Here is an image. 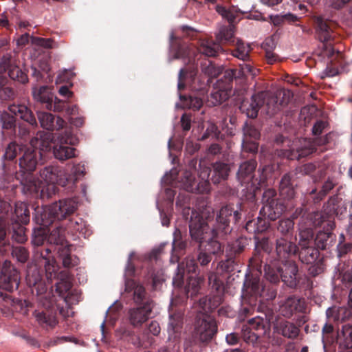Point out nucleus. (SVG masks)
<instances>
[{
    "label": "nucleus",
    "mask_w": 352,
    "mask_h": 352,
    "mask_svg": "<svg viewBox=\"0 0 352 352\" xmlns=\"http://www.w3.org/2000/svg\"><path fill=\"white\" fill-rule=\"evenodd\" d=\"M256 167V162L250 160L241 164L237 173V177L241 183H249L253 178V173Z\"/></svg>",
    "instance_id": "19"
},
{
    "label": "nucleus",
    "mask_w": 352,
    "mask_h": 352,
    "mask_svg": "<svg viewBox=\"0 0 352 352\" xmlns=\"http://www.w3.org/2000/svg\"><path fill=\"white\" fill-rule=\"evenodd\" d=\"M313 232L307 229L300 232L299 245L301 250L299 253L300 259L302 263L311 264L314 263L318 257V250L310 247L313 239Z\"/></svg>",
    "instance_id": "6"
},
{
    "label": "nucleus",
    "mask_w": 352,
    "mask_h": 352,
    "mask_svg": "<svg viewBox=\"0 0 352 352\" xmlns=\"http://www.w3.org/2000/svg\"><path fill=\"white\" fill-rule=\"evenodd\" d=\"M12 255L21 263H25L28 259V252L23 247H16L12 250Z\"/></svg>",
    "instance_id": "47"
},
{
    "label": "nucleus",
    "mask_w": 352,
    "mask_h": 352,
    "mask_svg": "<svg viewBox=\"0 0 352 352\" xmlns=\"http://www.w3.org/2000/svg\"><path fill=\"white\" fill-rule=\"evenodd\" d=\"M17 221L20 223L26 224L29 222V210L28 206L24 202H18L15 205L14 210Z\"/></svg>",
    "instance_id": "30"
},
{
    "label": "nucleus",
    "mask_w": 352,
    "mask_h": 352,
    "mask_svg": "<svg viewBox=\"0 0 352 352\" xmlns=\"http://www.w3.org/2000/svg\"><path fill=\"white\" fill-rule=\"evenodd\" d=\"M19 283V272L10 262L6 261L0 275V289L12 292L18 288Z\"/></svg>",
    "instance_id": "9"
},
{
    "label": "nucleus",
    "mask_w": 352,
    "mask_h": 352,
    "mask_svg": "<svg viewBox=\"0 0 352 352\" xmlns=\"http://www.w3.org/2000/svg\"><path fill=\"white\" fill-rule=\"evenodd\" d=\"M303 146H297L298 142H296V148L292 147L288 153L284 154L287 158L291 160L298 159L301 157H305L309 155L315 150L314 144L309 140L306 139L302 140Z\"/></svg>",
    "instance_id": "16"
},
{
    "label": "nucleus",
    "mask_w": 352,
    "mask_h": 352,
    "mask_svg": "<svg viewBox=\"0 0 352 352\" xmlns=\"http://www.w3.org/2000/svg\"><path fill=\"white\" fill-rule=\"evenodd\" d=\"M263 289H261L258 278H252L250 280H247L244 283V295H250L256 298L261 295Z\"/></svg>",
    "instance_id": "27"
},
{
    "label": "nucleus",
    "mask_w": 352,
    "mask_h": 352,
    "mask_svg": "<svg viewBox=\"0 0 352 352\" xmlns=\"http://www.w3.org/2000/svg\"><path fill=\"white\" fill-rule=\"evenodd\" d=\"M276 331L285 338L294 339L299 334V329L288 321H281L275 326Z\"/></svg>",
    "instance_id": "20"
},
{
    "label": "nucleus",
    "mask_w": 352,
    "mask_h": 352,
    "mask_svg": "<svg viewBox=\"0 0 352 352\" xmlns=\"http://www.w3.org/2000/svg\"><path fill=\"white\" fill-rule=\"evenodd\" d=\"M280 194L286 199H292L294 197L295 192L290 185V177L285 175L280 183Z\"/></svg>",
    "instance_id": "31"
},
{
    "label": "nucleus",
    "mask_w": 352,
    "mask_h": 352,
    "mask_svg": "<svg viewBox=\"0 0 352 352\" xmlns=\"http://www.w3.org/2000/svg\"><path fill=\"white\" fill-rule=\"evenodd\" d=\"M198 261L201 265H206L210 262L211 257L208 253L200 252L198 256Z\"/></svg>",
    "instance_id": "58"
},
{
    "label": "nucleus",
    "mask_w": 352,
    "mask_h": 352,
    "mask_svg": "<svg viewBox=\"0 0 352 352\" xmlns=\"http://www.w3.org/2000/svg\"><path fill=\"white\" fill-rule=\"evenodd\" d=\"M351 0H329V5L335 9H340L345 6Z\"/></svg>",
    "instance_id": "55"
},
{
    "label": "nucleus",
    "mask_w": 352,
    "mask_h": 352,
    "mask_svg": "<svg viewBox=\"0 0 352 352\" xmlns=\"http://www.w3.org/2000/svg\"><path fill=\"white\" fill-rule=\"evenodd\" d=\"M178 272L176 276L173 278V284L177 286H180L183 279V274L184 273V264L180 263L177 267Z\"/></svg>",
    "instance_id": "52"
},
{
    "label": "nucleus",
    "mask_w": 352,
    "mask_h": 352,
    "mask_svg": "<svg viewBox=\"0 0 352 352\" xmlns=\"http://www.w3.org/2000/svg\"><path fill=\"white\" fill-rule=\"evenodd\" d=\"M63 230L60 228H56L53 230L48 237V241L51 243L59 244L63 243Z\"/></svg>",
    "instance_id": "40"
},
{
    "label": "nucleus",
    "mask_w": 352,
    "mask_h": 352,
    "mask_svg": "<svg viewBox=\"0 0 352 352\" xmlns=\"http://www.w3.org/2000/svg\"><path fill=\"white\" fill-rule=\"evenodd\" d=\"M299 300L296 298H288L284 303L280 306V313L285 317H289L298 309Z\"/></svg>",
    "instance_id": "29"
},
{
    "label": "nucleus",
    "mask_w": 352,
    "mask_h": 352,
    "mask_svg": "<svg viewBox=\"0 0 352 352\" xmlns=\"http://www.w3.org/2000/svg\"><path fill=\"white\" fill-rule=\"evenodd\" d=\"M71 178L67 171L57 166H48L40 171V179L32 174H28L21 184L24 194L44 199L55 193L56 185L65 186Z\"/></svg>",
    "instance_id": "1"
},
{
    "label": "nucleus",
    "mask_w": 352,
    "mask_h": 352,
    "mask_svg": "<svg viewBox=\"0 0 352 352\" xmlns=\"http://www.w3.org/2000/svg\"><path fill=\"white\" fill-rule=\"evenodd\" d=\"M35 142H38V140L31 141V146L25 150L22 157L19 159V166L22 173L21 180L28 174H32V172L36 168L38 160L41 159L40 151L34 147Z\"/></svg>",
    "instance_id": "7"
},
{
    "label": "nucleus",
    "mask_w": 352,
    "mask_h": 352,
    "mask_svg": "<svg viewBox=\"0 0 352 352\" xmlns=\"http://www.w3.org/2000/svg\"><path fill=\"white\" fill-rule=\"evenodd\" d=\"M30 43L33 46L38 48L48 49L53 47V41L50 38L32 36Z\"/></svg>",
    "instance_id": "39"
},
{
    "label": "nucleus",
    "mask_w": 352,
    "mask_h": 352,
    "mask_svg": "<svg viewBox=\"0 0 352 352\" xmlns=\"http://www.w3.org/2000/svg\"><path fill=\"white\" fill-rule=\"evenodd\" d=\"M197 265L193 259H188L186 262V271L188 273H194L197 269Z\"/></svg>",
    "instance_id": "61"
},
{
    "label": "nucleus",
    "mask_w": 352,
    "mask_h": 352,
    "mask_svg": "<svg viewBox=\"0 0 352 352\" xmlns=\"http://www.w3.org/2000/svg\"><path fill=\"white\" fill-rule=\"evenodd\" d=\"M328 237L325 233H320L317 235L316 238V243L318 246V248L321 249H324L326 247V245L324 244V241H321L323 240V238Z\"/></svg>",
    "instance_id": "62"
},
{
    "label": "nucleus",
    "mask_w": 352,
    "mask_h": 352,
    "mask_svg": "<svg viewBox=\"0 0 352 352\" xmlns=\"http://www.w3.org/2000/svg\"><path fill=\"white\" fill-rule=\"evenodd\" d=\"M234 28L232 25H230L228 27L221 28L216 34V38L219 43L232 45L234 43Z\"/></svg>",
    "instance_id": "24"
},
{
    "label": "nucleus",
    "mask_w": 352,
    "mask_h": 352,
    "mask_svg": "<svg viewBox=\"0 0 352 352\" xmlns=\"http://www.w3.org/2000/svg\"><path fill=\"white\" fill-rule=\"evenodd\" d=\"M151 304H146L142 307L133 309L130 311L129 319L133 326H140L146 321L151 313Z\"/></svg>",
    "instance_id": "15"
},
{
    "label": "nucleus",
    "mask_w": 352,
    "mask_h": 352,
    "mask_svg": "<svg viewBox=\"0 0 352 352\" xmlns=\"http://www.w3.org/2000/svg\"><path fill=\"white\" fill-rule=\"evenodd\" d=\"M47 87H41L39 89L34 88L32 91L34 98L43 103H50L52 101V96L47 93Z\"/></svg>",
    "instance_id": "34"
},
{
    "label": "nucleus",
    "mask_w": 352,
    "mask_h": 352,
    "mask_svg": "<svg viewBox=\"0 0 352 352\" xmlns=\"http://www.w3.org/2000/svg\"><path fill=\"white\" fill-rule=\"evenodd\" d=\"M250 51V44L245 43L242 40L237 38L235 43V49L231 51V54L238 59L246 61L249 58Z\"/></svg>",
    "instance_id": "22"
},
{
    "label": "nucleus",
    "mask_w": 352,
    "mask_h": 352,
    "mask_svg": "<svg viewBox=\"0 0 352 352\" xmlns=\"http://www.w3.org/2000/svg\"><path fill=\"white\" fill-rule=\"evenodd\" d=\"M256 140L243 139V148L244 151L250 153H256L258 150V144L255 142Z\"/></svg>",
    "instance_id": "49"
},
{
    "label": "nucleus",
    "mask_w": 352,
    "mask_h": 352,
    "mask_svg": "<svg viewBox=\"0 0 352 352\" xmlns=\"http://www.w3.org/2000/svg\"><path fill=\"white\" fill-rule=\"evenodd\" d=\"M276 195V192L273 189L267 190L263 194V201H265L261 212L267 214L270 220H275L281 214L283 210L277 206L275 200L273 199Z\"/></svg>",
    "instance_id": "13"
},
{
    "label": "nucleus",
    "mask_w": 352,
    "mask_h": 352,
    "mask_svg": "<svg viewBox=\"0 0 352 352\" xmlns=\"http://www.w3.org/2000/svg\"><path fill=\"white\" fill-rule=\"evenodd\" d=\"M326 126V123L323 121H318L313 126L312 131L316 135H320Z\"/></svg>",
    "instance_id": "57"
},
{
    "label": "nucleus",
    "mask_w": 352,
    "mask_h": 352,
    "mask_svg": "<svg viewBox=\"0 0 352 352\" xmlns=\"http://www.w3.org/2000/svg\"><path fill=\"white\" fill-rule=\"evenodd\" d=\"M190 117L184 114L181 118L182 126L184 131H188L190 129Z\"/></svg>",
    "instance_id": "59"
},
{
    "label": "nucleus",
    "mask_w": 352,
    "mask_h": 352,
    "mask_svg": "<svg viewBox=\"0 0 352 352\" xmlns=\"http://www.w3.org/2000/svg\"><path fill=\"white\" fill-rule=\"evenodd\" d=\"M85 174V167L80 164L74 165L71 170V173L67 172V176L69 178V184H74L80 177Z\"/></svg>",
    "instance_id": "38"
},
{
    "label": "nucleus",
    "mask_w": 352,
    "mask_h": 352,
    "mask_svg": "<svg viewBox=\"0 0 352 352\" xmlns=\"http://www.w3.org/2000/svg\"><path fill=\"white\" fill-rule=\"evenodd\" d=\"M76 208V201L72 199L59 201L45 206L40 214L41 224L44 227H47L55 220H60L72 214Z\"/></svg>",
    "instance_id": "4"
},
{
    "label": "nucleus",
    "mask_w": 352,
    "mask_h": 352,
    "mask_svg": "<svg viewBox=\"0 0 352 352\" xmlns=\"http://www.w3.org/2000/svg\"><path fill=\"white\" fill-rule=\"evenodd\" d=\"M10 112L15 116L26 121L32 126L36 125V120L32 113L25 105L12 104L8 108Z\"/></svg>",
    "instance_id": "18"
},
{
    "label": "nucleus",
    "mask_w": 352,
    "mask_h": 352,
    "mask_svg": "<svg viewBox=\"0 0 352 352\" xmlns=\"http://www.w3.org/2000/svg\"><path fill=\"white\" fill-rule=\"evenodd\" d=\"M189 229L191 237L199 242H208L206 250L210 254H217L221 251V244L216 240H213L217 234L214 229L210 230L208 223L205 222L203 217L195 211H192Z\"/></svg>",
    "instance_id": "3"
},
{
    "label": "nucleus",
    "mask_w": 352,
    "mask_h": 352,
    "mask_svg": "<svg viewBox=\"0 0 352 352\" xmlns=\"http://www.w3.org/2000/svg\"><path fill=\"white\" fill-rule=\"evenodd\" d=\"M14 123L13 116L6 111H0V125L4 129H10Z\"/></svg>",
    "instance_id": "41"
},
{
    "label": "nucleus",
    "mask_w": 352,
    "mask_h": 352,
    "mask_svg": "<svg viewBox=\"0 0 352 352\" xmlns=\"http://www.w3.org/2000/svg\"><path fill=\"white\" fill-rule=\"evenodd\" d=\"M216 10L218 13H219L223 17L228 19V21L230 23H232L234 21V16L227 10H226L225 8L217 6L216 7Z\"/></svg>",
    "instance_id": "53"
},
{
    "label": "nucleus",
    "mask_w": 352,
    "mask_h": 352,
    "mask_svg": "<svg viewBox=\"0 0 352 352\" xmlns=\"http://www.w3.org/2000/svg\"><path fill=\"white\" fill-rule=\"evenodd\" d=\"M209 284L215 289L217 294L212 298H203L200 300V305L205 312H208L217 308L222 302V295L224 287L221 280L214 273H210L208 276Z\"/></svg>",
    "instance_id": "8"
},
{
    "label": "nucleus",
    "mask_w": 352,
    "mask_h": 352,
    "mask_svg": "<svg viewBox=\"0 0 352 352\" xmlns=\"http://www.w3.org/2000/svg\"><path fill=\"white\" fill-rule=\"evenodd\" d=\"M182 316L181 314H176L170 317V321L168 327L169 338L177 333L182 327Z\"/></svg>",
    "instance_id": "33"
},
{
    "label": "nucleus",
    "mask_w": 352,
    "mask_h": 352,
    "mask_svg": "<svg viewBox=\"0 0 352 352\" xmlns=\"http://www.w3.org/2000/svg\"><path fill=\"white\" fill-rule=\"evenodd\" d=\"M270 43H272V45H274V43L272 40H266L263 44V47L266 51L265 56H266L267 63L270 64H273L274 63L276 62L277 57L274 52H272L271 50H268L266 47L267 46H270Z\"/></svg>",
    "instance_id": "50"
},
{
    "label": "nucleus",
    "mask_w": 352,
    "mask_h": 352,
    "mask_svg": "<svg viewBox=\"0 0 352 352\" xmlns=\"http://www.w3.org/2000/svg\"><path fill=\"white\" fill-rule=\"evenodd\" d=\"M184 105L190 109L198 110L203 105V101L197 96H190L184 100Z\"/></svg>",
    "instance_id": "42"
},
{
    "label": "nucleus",
    "mask_w": 352,
    "mask_h": 352,
    "mask_svg": "<svg viewBox=\"0 0 352 352\" xmlns=\"http://www.w3.org/2000/svg\"><path fill=\"white\" fill-rule=\"evenodd\" d=\"M244 138L243 139H252L257 140L260 136L259 131L253 126L245 124L243 128Z\"/></svg>",
    "instance_id": "44"
},
{
    "label": "nucleus",
    "mask_w": 352,
    "mask_h": 352,
    "mask_svg": "<svg viewBox=\"0 0 352 352\" xmlns=\"http://www.w3.org/2000/svg\"><path fill=\"white\" fill-rule=\"evenodd\" d=\"M144 294V289L142 285H137L134 289L135 299L137 301L142 300Z\"/></svg>",
    "instance_id": "60"
},
{
    "label": "nucleus",
    "mask_w": 352,
    "mask_h": 352,
    "mask_svg": "<svg viewBox=\"0 0 352 352\" xmlns=\"http://www.w3.org/2000/svg\"><path fill=\"white\" fill-rule=\"evenodd\" d=\"M186 182H184L183 186L187 191H192L194 190V179L192 175L186 173Z\"/></svg>",
    "instance_id": "54"
},
{
    "label": "nucleus",
    "mask_w": 352,
    "mask_h": 352,
    "mask_svg": "<svg viewBox=\"0 0 352 352\" xmlns=\"http://www.w3.org/2000/svg\"><path fill=\"white\" fill-rule=\"evenodd\" d=\"M238 78H247L248 76L254 77L256 76L258 70L254 68L248 63L239 65V68L236 69Z\"/></svg>",
    "instance_id": "35"
},
{
    "label": "nucleus",
    "mask_w": 352,
    "mask_h": 352,
    "mask_svg": "<svg viewBox=\"0 0 352 352\" xmlns=\"http://www.w3.org/2000/svg\"><path fill=\"white\" fill-rule=\"evenodd\" d=\"M318 27L319 30L323 34L322 36L324 41H327L331 38L330 28L328 23L321 19H318Z\"/></svg>",
    "instance_id": "45"
},
{
    "label": "nucleus",
    "mask_w": 352,
    "mask_h": 352,
    "mask_svg": "<svg viewBox=\"0 0 352 352\" xmlns=\"http://www.w3.org/2000/svg\"><path fill=\"white\" fill-rule=\"evenodd\" d=\"M287 95L289 96V92L278 90L275 94L269 92H261L253 96L250 100H243L240 106V109L245 113L249 118H256L258 109L263 110L268 115H273L280 110L284 104V101L278 102V96Z\"/></svg>",
    "instance_id": "2"
},
{
    "label": "nucleus",
    "mask_w": 352,
    "mask_h": 352,
    "mask_svg": "<svg viewBox=\"0 0 352 352\" xmlns=\"http://www.w3.org/2000/svg\"><path fill=\"white\" fill-rule=\"evenodd\" d=\"M230 168L228 164L222 162H216L213 165V175L212 181L218 184L221 179H226L229 174Z\"/></svg>",
    "instance_id": "23"
},
{
    "label": "nucleus",
    "mask_w": 352,
    "mask_h": 352,
    "mask_svg": "<svg viewBox=\"0 0 352 352\" xmlns=\"http://www.w3.org/2000/svg\"><path fill=\"white\" fill-rule=\"evenodd\" d=\"M294 227V222L290 219H283L279 221L278 230L283 234L289 233Z\"/></svg>",
    "instance_id": "48"
},
{
    "label": "nucleus",
    "mask_w": 352,
    "mask_h": 352,
    "mask_svg": "<svg viewBox=\"0 0 352 352\" xmlns=\"http://www.w3.org/2000/svg\"><path fill=\"white\" fill-rule=\"evenodd\" d=\"M23 148L19 145L14 142L10 143L6 148L4 157L7 160H12L14 159L18 153L19 151H21Z\"/></svg>",
    "instance_id": "43"
},
{
    "label": "nucleus",
    "mask_w": 352,
    "mask_h": 352,
    "mask_svg": "<svg viewBox=\"0 0 352 352\" xmlns=\"http://www.w3.org/2000/svg\"><path fill=\"white\" fill-rule=\"evenodd\" d=\"M10 78L21 83L28 82V76L15 62L8 56H4L0 62V86H3L6 81V71Z\"/></svg>",
    "instance_id": "5"
},
{
    "label": "nucleus",
    "mask_w": 352,
    "mask_h": 352,
    "mask_svg": "<svg viewBox=\"0 0 352 352\" xmlns=\"http://www.w3.org/2000/svg\"><path fill=\"white\" fill-rule=\"evenodd\" d=\"M30 36L28 34H24L21 36L20 38L17 39L16 44L19 46H25L30 42Z\"/></svg>",
    "instance_id": "63"
},
{
    "label": "nucleus",
    "mask_w": 352,
    "mask_h": 352,
    "mask_svg": "<svg viewBox=\"0 0 352 352\" xmlns=\"http://www.w3.org/2000/svg\"><path fill=\"white\" fill-rule=\"evenodd\" d=\"M148 331L153 336L158 335L160 332V327L158 322L152 321L148 327Z\"/></svg>",
    "instance_id": "56"
},
{
    "label": "nucleus",
    "mask_w": 352,
    "mask_h": 352,
    "mask_svg": "<svg viewBox=\"0 0 352 352\" xmlns=\"http://www.w3.org/2000/svg\"><path fill=\"white\" fill-rule=\"evenodd\" d=\"M226 340L228 344L234 345L238 342L239 337L236 333H231L227 335Z\"/></svg>",
    "instance_id": "64"
},
{
    "label": "nucleus",
    "mask_w": 352,
    "mask_h": 352,
    "mask_svg": "<svg viewBox=\"0 0 352 352\" xmlns=\"http://www.w3.org/2000/svg\"><path fill=\"white\" fill-rule=\"evenodd\" d=\"M296 246L286 238H280L276 241V252L280 258H286L290 254L296 252Z\"/></svg>",
    "instance_id": "21"
},
{
    "label": "nucleus",
    "mask_w": 352,
    "mask_h": 352,
    "mask_svg": "<svg viewBox=\"0 0 352 352\" xmlns=\"http://www.w3.org/2000/svg\"><path fill=\"white\" fill-rule=\"evenodd\" d=\"M199 50L207 56H214L219 51L223 50V49L219 43L207 41L201 43Z\"/></svg>",
    "instance_id": "32"
},
{
    "label": "nucleus",
    "mask_w": 352,
    "mask_h": 352,
    "mask_svg": "<svg viewBox=\"0 0 352 352\" xmlns=\"http://www.w3.org/2000/svg\"><path fill=\"white\" fill-rule=\"evenodd\" d=\"M27 284L32 289L33 294L36 292L37 295L44 294L47 287L41 279L39 270L36 265H30L28 268L26 276Z\"/></svg>",
    "instance_id": "12"
},
{
    "label": "nucleus",
    "mask_w": 352,
    "mask_h": 352,
    "mask_svg": "<svg viewBox=\"0 0 352 352\" xmlns=\"http://www.w3.org/2000/svg\"><path fill=\"white\" fill-rule=\"evenodd\" d=\"M234 213V217L237 219L239 212L234 211V208L231 206H226L223 207L217 216V221L219 223L222 224V229H225L229 222V219L232 217V214Z\"/></svg>",
    "instance_id": "26"
},
{
    "label": "nucleus",
    "mask_w": 352,
    "mask_h": 352,
    "mask_svg": "<svg viewBox=\"0 0 352 352\" xmlns=\"http://www.w3.org/2000/svg\"><path fill=\"white\" fill-rule=\"evenodd\" d=\"M297 272V266L292 262L284 265V268L278 270V274L281 276L283 281L289 287L296 285Z\"/></svg>",
    "instance_id": "17"
},
{
    "label": "nucleus",
    "mask_w": 352,
    "mask_h": 352,
    "mask_svg": "<svg viewBox=\"0 0 352 352\" xmlns=\"http://www.w3.org/2000/svg\"><path fill=\"white\" fill-rule=\"evenodd\" d=\"M217 330L216 322L210 316L203 315L201 318L197 321L195 333L201 342L210 340L216 333Z\"/></svg>",
    "instance_id": "11"
},
{
    "label": "nucleus",
    "mask_w": 352,
    "mask_h": 352,
    "mask_svg": "<svg viewBox=\"0 0 352 352\" xmlns=\"http://www.w3.org/2000/svg\"><path fill=\"white\" fill-rule=\"evenodd\" d=\"M12 238L14 241L19 243H23L27 241V236L25 233V229L23 227H19L16 230L14 231Z\"/></svg>",
    "instance_id": "51"
},
{
    "label": "nucleus",
    "mask_w": 352,
    "mask_h": 352,
    "mask_svg": "<svg viewBox=\"0 0 352 352\" xmlns=\"http://www.w3.org/2000/svg\"><path fill=\"white\" fill-rule=\"evenodd\" d=\"M76 140L74 137L67 133L65 135L58 136L57 143L54 146V157L62 161L75 157V149L67 144H74Z\"/></svg>",
    "instance_id": "10"
},
{
    "label": "nucleus",
    "mask_w": 352,
    "mask_h": 352,
    "mask_svg": "<svg viewBox=\"0 0 352 352\" xmlns=\"http://www.w3.org/2000/svg\"><path fill=\"white\" fill-rule=\"evenodd\" d=\"M338 339L340 344L345 348L352 347V326L349 324L344 325L342 331L338 335Z\"/></svg>",
    "instance_id": "28"
},
{
    "label": "nucleus",
    "mask_w": 352,
    "mask_h": 352,
    "mask_svg": "<svg viewBox=\"0 0 352 352\" xmlns=\"http://www.w3.org/2000/svg\"><path fill=\"white\" fill-rule=\"evenodd\" d=\"M38 118L41 126L47 130H59L63 128L65 121L60 117L55 120L54 116L50 113L38 112Z\"/></svg>",
    "instance_id": "14"
},
{
    "label": "nucleus",
    "mask_w": 352,
    "mask_h": 352,
    "mask_svg": "<svg viewBox=\"0 0 352 352\" xmlns=\"http://www.w3.org/2000/svg\"><path fill=\"white\" fill-rule=\"evenodd\" d=\"M202 281L203 278L200 277L190 278L188 285L185 288L186 294L190 296L196 295L199 292L200 284Z\"/></svg>",
    "instance_id": "37"
},
{
    "label": "nucleus",
    "mask_w": 352,
    "mask_h": 352,
    "mask_svg": "<svg viewBox=\"0 0 352 352\" xmlns=\"http://www.w3.org/2000/svg\"><path fill=\"white\" fill-rule=\"evenodd\" d=\"M45 267L47 278L52 279L56 276V272L58 270V266L54 260H48L46 261Z\"/></svg>",
    "instance_id": "46"
},
{
    "label": "nucleus",
    "mask_w": 352,
    "mask_h": 352,
    "mask_svg": "<svg viewBox=\"0 0 352 352\" xmlns=\"http://www.w3.org/2000/svg\"><path fill=\"white\" fill-rule=\"evenodd\" d=\"M230 93L227 89H217L210 94V96L207 100V104L209 106H216L221 104L222 102L227 100L229 97Z\"/></svg>",
    "instance_id": "25"
},
{
    "label": "nucleus",
    "mask_w": 352,
    "mask_h": 352,
    "mask_svg": "<svg viewBox=\"0 0 352 352\" xmlns=\"http://www.w3.org/2000/svg\"><path fill=\"white\" fill-rule=\"evenodd\" d=\"M249 324L252 329L259 331L258 335L265 334L269 330L267 322L262 318L255 317L249 321Z\"/></svg>",
    "instance_id": "36"
}]
</instances>
